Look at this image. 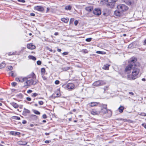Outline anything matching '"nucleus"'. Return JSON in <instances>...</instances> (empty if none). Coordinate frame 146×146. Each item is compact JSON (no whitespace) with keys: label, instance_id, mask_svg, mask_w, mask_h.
I'll return each instance as SVG.
<instances>
[{"label":"nucleus","instance_id":"f257e3e1","mask_svg":"<svg viewBox=\"0 0 146 146\" xmlns=\"http://www.w3.org/2000/svg\"><path fill=\"white\" fill-rule=\"evenodd\" d=\"M136 58L132 57L129 61V65L125 68V71L127 73L132 71V74L127 75L128 79L133 80L137 78L140 71V64L137 62Z\"/></svg>","mask_w":146,"mask_h":146},{"label":"nucleus","instance_id":"f03ea898","mask_svg":"<svg viewBox=\"0 0 146 146\" xmlns=\"http://www.w3.org/2000/svg\"><path fill=\"white\" fill-rule=\"evenodd\" d=\"M20 82H23L26 81L25 86H30L32 85H35L38 83V81L36 79V76L33 72L26 77H20Z\"/></svg>","mask_w":146,"mask_h":146},{"label":"nucleus","instance_id":"7ed1b4c3","mask_svg":"<svg viewBox=\"0 0 146 146\" xmlns=\"http://www.w3.org/2000/svg\"><path fill=\"white\" fill-rule=\"evenodd\" d=\"M117 9L120 10L122 13L128 10V8L127 6L124 4L119 5L117 6Z\"/></svg>","mask_w":146,"mask_h":146},{"label":"nucleus","instance_id":"20e7f679","mask_svg":"<svg viewBox=\"0 0 146 146\" xmlns=\"http://www.w3.org/2000/svg\"><path fill=\"white\" fill-rule=\"evenodd\" d=\"M106 83L104 81L98 80L95 82L93 83V85L94 86H98L105 85Z\"/></svg>","mask_w":146,"mask_h":146},{"label":"nucleus","instance_id":"39448f33","mask_svg":"<svg viewBox=\"0 0 146 146\" xmlns=\"http://www.w3.org/2000/svg\"><path fill=\"white\" fill-rule=\"evenodd\" d=\"M100 106L102 108H101V110L100 111V113H106L108 112V110L107 109V105L104 104H102L100 105Z\"/></svg>","mask_w":146,"mask_h":146},{"label":"nucleus","instance_id":"423d86ee","mask_svg":"<svg viewBox=\"0 0 146 146\" xmlns=\"http://www.w3.org/2000/svg\"><path fill=\"white\" fill-rule=\"evenodd\" d=\"M93 12L94 15L98 16L100 15L101 13V11L99 9H95L93 11Z\"/></svg>","mask_w":146,"mask_h":146},{"label":"nucleus","instance_id":"0eeeda50","mask_svg":"<svg viewBox=\"0 0 146 146\" xmlns=\"http://www.w3.org/2000/svg\"><path fill=\"white\" fill-rule=\"evenodd\" d=\"M34 9L37 10L40 12H42L44 10V8L41 6H36L34 7Z\"/></svg>","mask_w":146,"mask_h":146},{"label":"nucleus","instance_id":"6e6552de","mask_svg":"<svg viewBox=\"0 0 146 146\" xmlns=\"http://www.w3.org/2000/svg\"><path fill=\"white\" fill-rule=\"evenodd\" d=\"M91 113L94 115H98L100 113V111L96 110L93 109L91 111Z\"/></svg>","mask_w":146,"mask_h":146},{"label":"nucleus","instance_id":"1a4fd4ad","mask_svg":"<svg viewBox=\"0 0 146 146\" xmlns=\"http://www.w3.org/2000/svg\"><path fill=\"white\" fill-rule=\"evenodd\" d=\"M122 14V12L120 11V10H116L114 12V14L117 16L120 17L121 16Z\"/></svg>","mask_w":146,"mask_h":146},{"label":"nucleus","instance_id":"9d476101","mask_svg":"<svg viewBox=\"0 0 146 146\" xmlns=\"http://www.w3.org/2000/svg\"><path fill=\"white\" fill-rule=\"evenodd\" d=\"M27 47L29 49H34L36 47L35 45H33L32 44L30 43L27 45Z\"/></svg>","mask_w":146,"mask_h":146},{"label":"nucleus","instance_id":"9b49d317","mask_svg":"<svg viewBox=\"0 0 146 146\" xmlns=\"http://www.w3.org/2000/svg\"><path fill=\"white\" fill-rule=\"evenodd\" d=\"M115 3L111 1V2H109L107 4V6L108 7L112 8L114 6Z\"/></svg>","mask_w":146,"mask_h":146},{"label":"nucleus","instance_id":"f8f14e48","mask_svg":"<svg viewBox=\"0 0 146 146\" xmlns=\"http://www.w3.org/2000/svg\"><path fill=\"white\" fill-rule=\"evenodd\" d=\"M30 111L25 108H24V110L23 112V115L25 116L27 115L28 114L30 113Z\"/></svg>","mask_w":146,"mask_h":146},{"label":"nucleus","instance_id":"ddd939ff","mask_svg":"<svg viewBox=\"0 0 146 146\" xmlns=\"http://www.w3.org/2000/svg\"><path fill=\"white\" fill-rule=\"evenodd\" d=\"M100 103L99 102H92L88 104V105L90 107H93L94 106H96Z\"/></svg>","mask_w":146,"mask_h":146},{"label":"nucleus","instance_id":"4468645a","mask_svg":"<svg viewBox=\"0 0 146 146\" xmlns=\"http://www.w3.org/2000/svg\"><path fill=\"white\" fill-rule=\"evenodd\" d=\"M74 87V86L72 83H68L67 85V87L68 89H72Z\"/></svg>","mask_w":146,"mask_h":146},{"label":"nucleus","instance_id":"2eb2a0df","mask_svg":"<svg viewBox=\"0 0 146 146\" xmlns=\"http://www.w3.org/2000/svg\"><path fill=\"white\" fill-rule=\"evenodd\" d=\"M125 1L128 5H130L134 3L133 0H125Z\"/></svg>","mask_w":146,"mask_h":146},{"label":"nucleus","instance_id":"dca6fc26","mask_svg":"<svg viewBox=\"0 0 146 146\" xmlns=\"http://www.w3.org/2000/svg\"><path fill=\"white\" fill-rule=\"evenodd\" d=\"M110 66V65L108 64H106L104 65L102 68L105 70H108L109 69V67Z\"/></svg>","mask_w":146,"mask_h":146},{"label":"nucleus","instance_id":"f3484780","mask_svg":"<svg viewBox=\"0 0 146 146\" xmlns=\"http://www.w3.org/2000/svg\"><path fill=\"white\" fill-rule=\"evenodd\" d=\"M61 21L65 23H67L69 19L68 18H63L61 19Z\"/></svg>","mask_w":146,"mask_h":146},{"label":"nucleus","instance_id":"a211bd4d","mask_svg":"<svg viewBox=\"0 0 146 146\" xmlns=\"http://www.w3.org/2000/svg\"><path fill=\"white\" fill-rule=\"evenodd\" d=\"M11 104V105L15 108H17L19 107L18 105L16 103L12 102Z\"/></svg>","mask_w":146,"mask_h":146},{"label":"nucleus","instance_id":"6ab92c4d","mask_svg":"<svg viewBox=\"0 0 146 146\" xmlns=\"http://www.w3.org/2000/svg\"><path fill=\"white\" fill-rule=\"evenodd\" d=\"M86 10L89 12L93 10V8L91 7H87L86 8Z\"/></svg>","mask_w":146,"mask_h":146},{"label":"nucleus","instance_id":"aec40b11","mask_svg":"<svg viewBox=\"0 0 146 146\" xmlns=\"http://www.w3.org/2000/svg\"><path fill=\"white\" fill-rule=\"evenodd\" d=\"M28 58L29 59H32L33 60H36V58L34 56L32 55H29L28 56Z\"/></svg>","mask_w":146,"mask_h":146},{"label":"nucleus","instance_id":"412c9836","mask_svg":"<svg viewBox=\"0 0 146 146\" xmlns=\"http://www.w3.org/2000/svg\"><path fill=\"white\" fill-rule=\"evenodd\" d=\"M72 9V6L70 5H67L65 6V9L68 10H70Z\"/></svg>","mask_w":146,"mask_h":146},{"label":"nucleus","instance_id":"4be33fe9","mask_svg":"<svg viewBox=\"0 0 146 146\" xmlns=\"http://www.w3.org/2000/svg\"><path fill=\"white\" fill-rule=\"evenodd\" d=\"M11 133L13 135H18L20 134V133L17 132L12 131L11 132Z\"/></svg>","mask_w":146,"mask_h":146},{"label":"nucleus","instance_id":"5701e85b","mask_svg":"<svg viewBox=\"0 0 146 146\" xmlns=\"http://www.w3.org/2000/svg\"><path fill=\"white\" fill-rule=\"evenodd\" d=\"M124 109V108L123 106H121L118 108V110L120 113H122Z\"/></svg>","mask_w":146,"mask_h":146},{"label":"nucleus","instance_id":"b1692460","mask_svg":"<svg viewBox=\"0 0 146 146\" xmlns=\"http://www.w3.org/2000/svg\"><path fill=\"white\" fill-rule=\"evenodd\" d=\"M5 63L2 62L0 64V68H2L5 67Z\"/></svg>","mask_w":146,"mask_h":146},{"label":"nucleus","instance_id":"393cba45","mask_svg":"<svg viewBox=\"0 0 146 146\" xmlns=\"http://www.w3.org/2000/svg\"><path fill=\"white\" fill-rule=\"evenodd\" d=\"M45 72V70L44 68H42L41 69V73L42 75H43L44 74Z\"/></svg>","mask_w":146,"mask_h":146},{"label":"nucleus","instance_id":"a878e982","mask_svg":"<svg viewBox=\"0 0 146 146\" xmlns=\"http://www.w3.org/2000/svg\"><path fill=\"white\" fill-rule=\"evenodd\" d=\"M82 52L84 53H88V51L86 49H83L81 51Z\"/></svg>","mask_w":146,"mask_h":146},{"label":"nucleus","instance_id":"bb28decb","mask_svg":"<svg viewBox=\"0 0 146 146\" xmlns=\"http://www.w3.org/2000/svg\"><path fill=\"white\" fill-rule=\"evenodd\" d=\"M70 69V67H65L63 68V70L64 71H66Z\"/></svg>","mask_w":146,"mask_h":146},{"label":"nucleus","instance_id":"cd10ccee","mask_svg":"<svg viewBox=\"0 0 146 146\" xmlns=\"http://www.w3.org/2000/svg\"><path fill=\"white\" fill-rule=\"evenodd\" d=\"M16 52H9L8 54V55L9 56V55H14L15 54Z\"/></svg>","mask_w":146,"mask_h":146},{"label":"nucleus","instance_id":"c85d7f7f","mask_svg":"<svg viewBox=\"0 0 146 146\" xmlns=\"http://www.w3.org/2000/svg\"><path fill=\"white\" fill-rule=\"evenodd\" d=\"M33 112L35 113L37 115H39L40 114V112L37 110H34Z\"/></svg>","mask_w":146,"mask_h":146},{"label":"nucleus","instance_id":"c756f323","mask_svg":"<svg viewBox=\"0 0 146 146\" xmlns=\"http://www.w3.org/2000/svg\"><path fill=\"white\" fill-rule=\"evenodd\" d=\"M9 74L10 76H11L13 77H14L15 76L14 73L12 71L10 72L9 73Z\"/></svg>","mask_w":146,"mask_h":146},{"label":"nucleus","instance_id":"7c9ffc66","mask_svg":"<svg viewBox=\"0 0 146 146\" xmlns=\"http://www.w3.org/2000/svg\"><path fill=\"white\" fill-rule=\"evenodd\" d=\"M96 53H97V54H103L104 53V52L99 51H97L96 52Z\"/></svg>","mask_w":146,"mask_h":146},{"label":"nucleus","instance_id":"2f4dec72","mask_svg":"<svg viewBox=\"0 0 146 146\" xmlns=\"http://www.w3.org/2000/svg\"><path fill=\"white\" fill-rule=\"evenodd\" d=\"M27 142L25 141H21L20 142V144L21 145H25L27 144Z\"/></svg>","mask_w":146,"mask_h":146},{"label":"nucleus","instance_id":"473e14b6","mask_svg":"<svg viewBox=\"0 0 146 146\" xmlns=\"http://www.w3.org/2000/svg\"><path fill=\"white\" fill-rule=\"evenodd\" d=\"M92 39V38H87L86 39V40L87 42H90Z\"/></svg>","mask_w":146,"mask_h":146},{"label":"nucleus","instance_id":"72a5a7b5","mask_svg":"<svg viewBox=\"0 0 146 146\" xmlns=\"http://www.w3.org/2000/svg\"><path fill=\"white\" fill-rule=\"evenodd\" d=\"M109 88L108 86H104V91H105L108 90Z\"/></svg>","mask_w":146,"mask_h":146},{"label":"nucleus","instance_id":"f704fd0d","mask_svg":"<svg viewBox=\"0 0 146 146\" xmlns=\"http://www.w3.org/2000/svg\"><path fill=\"white\" fill-rule=\"evenodd\" d=\"M17 83L15 82H13L11 84L12 86H15L17 85Z\"/></svg>","mask_w":146,"mask_h":146},{"label":"nucleus","instance_id":"c9c22d12","mask_svg":"<svg viewBox=\"0 0 146 146\" xmlns=\"http://www.w3.org/2000/svg\"><path fill=\"white\" fill-rule=\"evenodd\" d=\"M37 64L38 65H40L41 64V61L40 60H38L37 62Z\"/></svg>","mask_w":146,"mask_h":146},{"label":"nucleus","instance_id":"e433bc0d","mask_svg":"<svg viewBox=\"0 0 146 146\" xmlns=\"http://www.w3.org/2000/svg\"><path fill=\"white\" fill-rule=\"evenodd\" d=\"M140 115H142V116H146V114L145 113H141L140 114Z\"/></svg>","mask_w":146,"mask_h":146},{"label":"nucleus","instance_id":"4c0bfd02","mask_svg":"<svg viewBox=\"0 0 146 146\" xmlns=\"http://www.w3.org/2000/svg\"><path fill=\"white\" fill-rule=\"evenodd\" d=\"M68 54V52H65L62 53V54L63 56L67 55Z\"/></svg>","mask_w":146,"mask_h":146},{"label":"nucleus","instance_id":"58836bf2","mask_svg":"<svg viewBox=\"0 0 146 146\" xmlns=\"http://www.w3.org/2000/svg\"><path fill=\"white\" fill-rule=\"evenodd\" d=\"M38 103L39 105H42L44 103L42 101H40L38 102Z\"/></svg>","mask_w":146,"mask_h":146},{"label":"nucleus","instance_id":"ea45409f","mask_svg":"<svg viewBox=\"0 0 146 146\" xmlns=\"http://www.w3.org/2000/svg\"><path fill=\"white\" fill-rule=\"evenodd\" d=\"M38 95V94L36 93H34L32 95V97H35L36 96Z\"/></svg>","mask_w":146,"mask_h":146},{"label":"nucleus","instance_id":"a19ab883","mask_svg":"<svg viewBox=\"0 0 146 146\" xmlns=\"http://www.w3.org/2000/svg\"><path fill=\"white\" fill-rule=\"evenodd\" d=\"M60 82L58 80H56L55 82V83L56 84H59Z\"/></svg>","mask_w":146,"mask_h":146},{"label":"nucleus","instance_id":"79ce46f5","mask_svg":"<svg viewBox=\"0 0 146 146\" xmlns=\"http://www.w3.org/2000/svg\"><path fill=\"white\" fill-rule=\"evenodd\" d=\"M8 69L10 70H12L13 69V67L11 66H8Z\"/></svg>","mask_w":146,"mask_h":146},{"label":"nucleus","instance_id":"37998d69","mask_svg":"<svg viewBox=\"0 0 146 146\" xmlns=\"http://www.w3.org/2000/svg\"><path fill=\"white\" fill-rule=\"evenodd\" d=\"M42 117L44 119H46L47 118V116L46 114H44L42 115Z\"/></svg>","mask_w":146,"mask_h":146},{"label":"nucleus","instance_id":"c03bdc74","mask_svg":"<svg viewBox=\"0 0 146 146\" xmlns=\"http://www.w3.org/2000/svg\"><path fill=\"white\" fill-rule=\"evenodd\" d=\"M17 1L19 2L23 3H25V1L24 0H17Z\"/></svg>","mask_w":146,"mask_h":146},{"label":"nucleus","instance_id":"a18cd8bd","mask_svg":"<svg viewBox=\"0 0 146 146\" xmlns=\"http://www.w3.org/2000/svg\"><path fill=\"white\" fill-rule=\"evenodd\" d=\"M15 80L17 82H20V78H15Z\"/></svg>","mask_w":146,"mask_h":146},{"label":"nucleus","instance_id":"49530a36","mask_svg":"<svg viewBox=\"0 0 146 146\" xmlns=\"http://www.w3.org/2000/svg\"><path fill=\"white\" fill-rule=\"evenodd\" d=\"M78 23V22L77 21V20L75 21H74V25H75L76 26L77 25Z\"/></svg>","mask_w":146,"mask_h":146},{"label":"nucleus","instance_id":"de8ad7c7","mask_svg":"<svg viewBox=\"0 0 146 146\" xmlns=\"http://www.w3.org/2000/svg\"><path fill=\"white\" fill-rule=\"evenodd\" d=\"M55 94H56V96H55V97H59L60 96V94L58 93H56L54 94V95H55Z\"/></svg>","mask_w":146,"mask_h":146},{"label":"nucleus","instance_id":"09e8293b","mask_svg":"<svg viewBox=\"0 0 146 146\" xmlns=\"http://www.w3.org/2000/svg\"><path fill=\"white\" fill-rule=\"evenodd\" d=\"M32 90H29L27 91V92L28 93H31L32 92Z\"/></svg>","mask_w":146,"mask_h":146},{"label":"nucleus","instance_id":"8fccbe9b","mask_svg":"<svg viewBox=\"0 0 146 146\" xmlns=\"http://www.w3.org/2000/svg\"><path fill=\"white\" fill-rule=\"evenodd\" d=\"M15 119L17 120H19L20 119V117L17 116L15 117Z\"/></svg>","mask_w":146,"mask_h":146},{"label":"nucleus","instance_id":"3c124183","mask_svg":"<svg viewBox=\"0 0 146 146\" xmlns=\"http://www.w3.org/2000/svg\"><path fill=\"white\" fill-rule=\"evenodd\" d=\"M50 142V141L46 140L45 141V143H48Z\"/></svg>","mask_w":146,"mask_h":146},{"label":"nucleus","instance_id":"603ef678","mask_svg":"<svg viewBox=\"0 0 146 146\" xmlns=\"http://www.w3.org/2000/svg\"><path fill=\"white\" fill-rule=\"evenodd\" d=\"M27 100L28 101H30L31 100V98L29 97H27Z\"/></svg>","mask_w":146,"mask_h":146},{"label":"nucleus","instance_id":"864d4df0","mask_svg":"<svg viewBox=\"0 0 146 146\" xmlns=\"http://www.w3.org/2000/svg\"><path fill=\"white\" fill-rule=\"evenodd\" d=\"M27 123V121L25 120H23L22 122V123L23 124H25L26 123Z\"/></svg>","mask_w":146,"mask_h":146},{"label":"nucleus","instance_id":"5fc2aeb1","mask_svg":"<svg viewBox=\"0 0 146 146\" xmlns=\"http://www.w3.org/2000/svg\"><path fill=\"white\" fill-rule=\"evenodd\" d=\"M30 15L32 16H35V14L34 13H31Z\"/></svg>","mask_w":146,"mask_h":146},{"label":"nucleus","instance_id":"6e6d98bb","mask_svg":"<svg viewBox=\"0 0 146 146\" xmlns=\"http://www.w3.org/2000/svg\"><path fill=\"white\" fill-rule=\"evenodd\" d=\"M117 0H111V1L112 2H113L114 3L115 2H116Z\"/></svg>","mask_w":146,"mask_h":146},{"label":"nucleus","instance_id":"4d7b16f0","mask_svg":"<svg viewBox=\"0 0 146 146\" xmlns=\"http://www.w3.org/2000/svg\"><path fill=\"white\" fill-rule=\"evenodd\" d=\"M129 94H131L132 95H134V93L132 92H129Z\"/></svg>","mask_w":146,"mask_h":146},{"label":"nucleus","instance_id":"13d9d810","mask_svg":"<svg viewBox=\"0 0 146 146\" xmlns=\"http://www.w3.org/2000/svg\"><path fill=\"white\" fill-rule=\"evenodd\" d=\"M58 35V33L57 32L55 33L54 34L55 35Z\"/></svg>","mask_w":146,"mask_h":146},{"label":"nucleus","instance_id":"bf43d9fd","mask_svg":"<svg viewBox=\"0 0 146 146\" xmlns=\"http://www.w3.org/2000/svg\"><path fill=\"white\" fill-rule=\"evenodd\" d=\"M45 135H49L50 134V133H45Z\"/></svg>","mask_w":146,"mask_h":146},{"label":"nucleus","instance_id":"052dcab7","mask_svg":"<svg viewBox=\"0 0 146 146\" xmlns=\"http://www.w3.org/2000/svg\"><path fill=\"white\" fill-rule=\"evenodd\" d=\"M61 51V50L60 49H57V51L58 52H60V51Z\"/></svg>","mask_w":146,"mask_h":146},{"label":"nucleus","instance_id":"680f3d73","mask_svg":"<svg viewBox=\"0 0 146 146\" xmlns=\"http://www.w3.org/2000/svg\"><path fill=\"white\" fill-rule=\"evenodd\" d=\"M143 125L144 127L146 129V124H143Z\"/></svg>","mask_w":146,"mask_h":146},{"label":"nucleus","instance_id":"e2e57ef3","mask_svg":"<svg viewBox=\"0 0 146 146\" xmlns=\"http://www.w3.org/2000/svg\"><path fill=\"white\" fill-rule=\"evenodd\" d=\"M142 80L143 81H145L146 80L145 78H143L142 79Z\"/></svg>","mask_w":146,"mask_h":146},{"label":"nucleus","instance_id":"0e129e2a","mask_svg":"<svg viewBox=\"0 0 146 146\" xmlns=\"http://www.w3.org/2000/svg\"><path fill=\"white\" fill-rule=\"evenodd\" d=\"M49 8H47V11H46V12H47L48 11H49Z\"/></svg>","mask_w":146,"mask_h":146},{"label":"nucleus","instance_id":"69168bd1","mask_svg":"<svg viewBox=\"0 0 146 146\" xmlns=\"http://www.w3.org/2000/svg\"><path fill=\"white\" fill-rule=\"evenodd\" d=\"M42 122L44 123H45L46 122V121L45 120H43L42 121Z\"/></svg>","mask_w":146,"mask_h":146},{"label":"nucleus","instance_id":"338daca9","mask_svg":"<svg viewBox=\"0 0 146 146\" xmlns=\"http://www.w3.org/2000/svg\"><path fill=\"white\" fill-rule=\"evenodd\" d=\"M71 120H72V118H70L69 119V121H71Z\"/></svg>","mask_w":146,"mask_h":146},{"label":"nucleus","instance_id":"774afa93","mask_svg":"<svg viewBox=\"0 0 146 146\" xmlns=\"http://www.w3.org/2000/svg\"><path fill=\"white\" fill-rule=\"evenodd\" d=\"M144 43L145 44H146V39L144 41Z\"/></svg>","mask_w":146,"mask_h":146}]
</instances>
